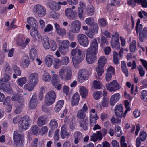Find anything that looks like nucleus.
Segmentation results:
<instances>
[{
	"label": "nucleus",
	"instance_id": "obj_1",
	"mask_svg": "<svg viewBox=\"0 0 147 147\" xmlns=\"http://www.w3.org/2000/svg\"><path fill=\"white\" fill-rule=\"evenodd\" d=\"M98 50V43L96 40L94 39L87 50L86 60L89 64H92L97 59L96 55Z\"/></svg>",
	"mask_w": 147,
	"mask_h": 147
},
{
	"label": "nucleus",
	"instance_id": "obj_2",
	"mask_svg": "<svg viewBox=\"0 0 147 147\" xmlns=\"http://www.w3.org/2000/svg\"><path fill=\"white\" fill-rule=\"evenodd\" d=\"M10 79V77L7 75H5L0 80V89L3 90L5 92L9 93L13 92L12 90L7 84ZM5 96L4 94L0 92V102H3Z\"/></svg>",
	"mask_w": 147,
	"mask_h": 147
},
{
	"label": "nucleus",
	"instance_id": "obj_3",
	"mask_svg": "<svg viewBox=\"0 0 147 147\" xmlns=\"http://www.w3.org/2000/svg\"><path fill=\"white\" fill-rule=\"evenodd\" d=\"M71 55L73 56L72 60L75 66L82 62L85 57L84 52L78 48L73 49L71 51Z\"/></svg>",
	"mask_w": 147,
	"mask_h": 147
},
{
	"label": "nucleus",
	"instance_id": "obj_4",
	"mask_svg": "<svg viewBox=\"0 0 147 147\" xmlns=\"http://www.w3.org/2000/svg\"><path fill=\"white\" fill-rule=\"evenodd\" d=\"M13 101L17 100L16 105V108L15 112L17 114L20 113L22 111V107L23 105V102L24 98L22 96L19 94L13 95L11 98Z\"/></svg>",
	"mask_w": 147,
	"mask_h": 147
},
{
	"label": "nucleus",
	"instance_id": "obj_5",
	"mask_svg": "<svg viewBox=\"0 0 147 147\" xmlns=\"http://www.w3.org/2000/svg\"><path fill=\"white\" fill-rule=\"evenodd\" d=\"M107 58L105 56H101L98 59L96 71L98 76H101L104 72V67L106 63Z\"/></svg>",
	"mask_w": 147,
	"mask_h": 147
},
{
	"label": "nucleus",
	"instance_id": "obj_6",
	"mask_svg": "<svg viewBox=\"0 0 147 147\" xmlns=\"http://www.w3.org/2000/svg\"><path fill=\"white\" fill-rule=\"evenodd\" d=\"M14 147H20L23 143V135L19 133L18 131L14 132L13 135Z\"/></svg>",
	"mask_w": 147,
	"mask_h": 147
},
{
	"label": "nucleus",
	"instance_id": "obj_7",
	"mask_svg": "<svg viewBox=\"0 0 147 147\" xmlns=\"http://www.w3.org/2000/svg\"><path fill=\"white\" fill-rule=\"evenodd\" d=\"M81 26V22L78 20L73 21L71 24V29L68 33L69 36H71L72 33H78Z\"/></svg>",
	"mask_w": 147,
	"mask_h": 147
},
{
	"label": "nucleus",
	"instance_id": "obj_8",
	"mask_svg": "<svg viewBox=\"0 0 147 147\" xmlns=\"http://www.w3.org/2000/svg\"><path fill=\"white\" fill-rule=\"evenodd\" d=\"M56 94L55 92L53 91L48 92L45 97V103L47 105H50L55 102Z\"/></svg>",
	"mask_w": 147,
	"mask_h": 147
},
{
	"label": "nucleus",
	"instance_id": "obj_9",
	"mask_svg": "<svg viewBox=\"0 0 147 147\" xmlns=\"http://www.w3.org/2000/svg\"><path fill=\"white\" fill-rule=\"evenodd\" d=\"M111 43L113 48H115L117 50L120 49V45L119 42V36L117 32H115L113 34Z\"/></svg>",
	"mask_w": 147,
	"mask_h": 147
},
{
	"label": "nucleus",
	"instance_id": "obj_10",
	"mask_svg": "<svg viewBox=\"0 0 147 147\" xmlns=\"http://www.w3.org/2000/svg\"><path fill=\"white\" fill-rule=\"evenodd\" d=\"M33 11L40 17H42L46 15V9L43 6L39 4L35 5L33 7Z\"/></svg>",
	"mask_w": 147,
	"mask_h": 147
},
{
	"label": "nucleus",
	"instance_id": "obj_11",
	"mask_svg": "<svg viewBox=\"0 0 147 147\" xmlns=\"http://www.w3.org/2000/svg\"><path fill=\"white\" fill-rule=\"evenodd\" d=\"M98 25L96 23L94 22L91 25L89 30L86 32V34L89 38H92L94 34L98 33Z\"/></svg>",
	"mask_w": 147,
	"mask_h": 147
},
{
	"label": "nucleus",
	"instance_id": "obj_12",
	"mask_svg": "<svg viewBox=\"0 0 147 147\" xmlns=\"http://www.w3.org/2000/svg\"><path fill=\"white\" fill-rule=\"evenodd\" d=\"M106 87L107 89L109 91L114 92L119 90L121 87L115 80H113L111 82L107 84Z\"/></svg>",
	"mask_w": 147,
	"mask_h": 147
},
{
	"label": "nucleus",
	"instance_id": "obj_13",
	"mask_svg": "<svg viewBox=\"0 0 147 147\" xmlns=\"http://www.w3.org/2000/svg\"><path fill=\"white\" fill-rule=\"evenodd\" d=\"M30 119L28 116H24L21 118V120L19 124L20 129L26 130L29 127Z\"/></svg>",
	"mask_w": 147,
	"mask_h": 147
},
{
	"label": "nucleus",
	"instance_id": "obj_14",
	"mask_svg": "<svg viewBox=\"0 0 147 147\" xmlns=\"http://www.w3.org/2000/svg\"><path fill=\"white\" fill-rule=\"evenodd\" d=\"M77 39L79 44L83 46L87 47L89 44V41L88 38L84 34H79L77 35Z\"/></svg>",
	"mask_w": 147,
	"mask_h": 147
},
{
	"label": "nucleus",
	"instance_id": "obj_15",
	"mask_svg": "<svg viewBox=\"0 0 147 147\" xmlns=\"http://www.w3.org/2000/svg\"><path fill=\"white\" fill-rule=\"evenodd\" d=\"M89 120L90 125H93L96 123V120L99 119L97 114L95 112V110L92 109L90 112Z\"/></svg>",
	"mask_w": 147,
	"mask_h": 147
},
{
	"label": "nucleus",
	"instance_id": "obj_16",
	"mask_svg": "<svg viewBox=\"0 0 147 147\" xmlns=\"http://www.w3.org/2000/svg\"><path fill=\"white\" fill-rule=\"evenodd\" d=\"M115 115L118 117L122 118L125 117L127 113H125V111L123 113V110L121 105H116L115 107Z\"/></svg>",
	"mask_w": 147,
	"mask_h": 147
},
{
	"label": "nucleus",
	"instance_id": "obj_17",
	"mask_svg": "<svg viewBox=\"0 0 147 147\" xmlns=\"http://www.w3.org/2000/svg\"><path fill=\"white\" fill-rule=\"evenodd\" d=\"M28 81L36 86L38 82V74L36 73L30 74L28 76Z\"/></svg>",
	"mask_w": 147,
	"mask_h": 147
},
{
	"label": "nucleus",
	"instance_id": "obj_18",
	"mask_svg": "<svg viewBox=\"0 0 147 147\" xmlns=\"http://www.w3.org/2000/svg\"><path fill=\"white\" fill-rule=\"evenodd\" d=\"M55 28L57 33L61 36H64L65 35L66 32L65 29L61 27L57 23L54 24Z\"/></svg>",
	"mask_w": 147,
	"mask_h": 147
},
{
	"label": "nucleus",
	"instance_id": "obj_19",
	"mask_svg": "<svg viewBox=\"0 0 147 147\" xmlns=\"http://www.w3.org/2000/svg\"><path fill=\"white\" fill-rule=\"evenodd\" d=\"M65 13L66 16L70 20L74 19L76 16V11L73 10L70 8L66 9L65 11Z\"/></svg>",
	"mask_w": 147,
	"mask_h": 147
},
{
	"label": "nucleus",
	"instance_id": "obj_20",
	"mask_svg": "<svg viewBox=\"0 0 147 147\" xmlns=\"http://www.w3.org/2000/svg\"><path fill=\"white\" fill-rule=\"evenodd\" d=\"M59 82V78L58 75L56 74H53L52 76L51 82L52 84L58 90L60 89L61 86V84H58Z\"/></svg>",
	"mask_w": 147,
	"mask_h": 147
},
{
	"label": "nucleus",
	"instance_id": "obj_21",
	"mask_svg": "<svg viewBox=\"0 0 147 147\" xmlns=\"http://www.w3.org/2000/svg\"><path fill=\"white\" fill-rule=\"evenodd\" d=\"M121 98V95L119 93H116L112 95L110 98V102L111 105L113 106L117 102L119 101Z\"/></svg>",
	"mask_w": 147,
	"mask_h": 147
},
{
	"label": "nucleus",
	"instance_id": "obj_22",
	"mask_svg": "<svg viewBox=\"0 0 147 147\" xmlns=\"http://www.w3.org/2000/svg\"><path fill=\"white\" fill-rule=\"evenodd\" d=\"M135 3H140L143 7H147V0H128L127 3L129 5L134 4Z\"/></svg>",
	"mask_w": 147,
	"mask_h": 147
},
{
	"label": "nucleus",
	"instance_id": "obj_23",
	"mask_svg": "<svg viewBox=\"0 0 147 147\" xmlns=\"http://www.w3.org/2000/svg\"><path fill=\"white\" fill-rule=\"evenodd\" d=\"M69 134V133L67 131L66 125L64 124L63 125L61 128L60 135L61 138L63 139H64L66 138H67Z\"/></svg>",
	"mask_w": 147,
	"mask_h": 147
},
{
	"label": "nucleus",
	"instance_id": "obj_24",
	"mask_svg": "<svg viewBox=\"0 0 147 147\" xmlns=\"http://www.w3.org/2000/svg\"><path fill=\"white\" fill-rule=\"evenodd\" d=\"M27 22L28 24L31 26L32 28H35L37 26V22L36 19L32 17L27 18Z\"/></svg>",
	"mask_w": 147,
	"mask_h": 147
},
{
	"label": "nucleus",
	"instance_id": "obj_25",
	"mask_svg": "<svg viewBox=\"0 0 147 147\" xmlns=\"http://www.w3.org/2000/svg\"><path fill=\"white\" fill-rule=\"evenodd\" d=\"M30 32L31 36L37 40H39L41 39V36L39 34L37 29L35 28H33Z\"/></svg>",
	"mask_w": 147,
	"mask_h": 147
},
{
	"label": "nucleus",
	"instance_id": "obj_26",
	"mask_svg": "<svg viewBox=\"0 0 147 147\" xmlns=\"http://www.w3.org/2000/svg\"><path fill=\"white\" fill-rule=\"evenodd\" d=\"M30 63L29 58L27 55H25L22 59L21 64L24 68L27 67Z\"/></svg>",
	"mask_w": 147,
	"mask_h": 147
},
{
	"label": "nucleus",
	"instance_id": "obj_27",
	"mask_svg": "<svg viewBox=\"0 0 147 147\" xmlns=\"http://www.w3.org/2000/svg\"><path fill=\"white\" fill-rule=\"evenodd\" d=\"M102 138V134L99 131H98L96 133L90 136V140L94 142L97 141L98 139L100 141Z\"/></svg>",
	"mask_w": 147,
	"mask_h": 147
},
{
	"label": "nucleus",
	"instance_id": "obj_28",
	"mask_svg": "<svg viewBox=\"0 0 147 147\" xmlns=\"http://www.w3.org/2000/svg\"><path fill=\"white\" fill-rule=\"evenodd\" d=\"M109 100L107 97H104L102 101L97 105V107L98 109L100 110L102 107H107L108 105Z\"/></svg>",
	"mask_w": 147,
	"mask_h": 147
},
{
	"label": "nucleus",
	"instance_id": "obj_29",
	"mask_svg": "<svg viewBox=\"0 0 147 147\" xmlns=\"http://www.w3.org/2000/svg\"><path fill=\"white\" fill-rule=\"evenodd\" d=\"M59 2L57 3L54 1L50 2L49 5V7L52 10L57 11L60 9L61 6Z\"/></svg>",
	"mask_w": 147,
	"mask_h": 147
},
{
	"label": "nucleus",
	"instance_id": "obj_30",
	"mask_svg": "<svg viewBox=\"0 0 147 147\" xmlns=\"http://www.w3.org/2000/svg\"><path fill=\"white\" fill-rule=\"evenodd\" d=\"M54 57L51 55H48L45 58V62L47 65L50 67L51 66L53 63Z\"/></svg>",
	"mask_w": 147,
	"mask_h": 147
},
{
	"label": "nucleus",
	"instance_id": "obj_31",
	"mask_svg": "<svg viewBox=\"0 0 147 147\" xmlns=\"http://www.w3.org/2000/svg\"><path fill=\"white\" fill-rule=\"evenodd\" d=\"M80 99V96L79 94L76 93L73 96L71 100V104L73 106L77 105Z\"/></svg>",
	"mask_w": 147,
	"mask_h": 147
},
{
	"label": "nucleus",
	"instance_id": "obj_32",
	"mask_svg": "<svg viewBox=\"0 0 147 147\" xmlns=\"http://www.w3.org/2000/svg\"><path fill=\"white\" fill-rule=\"evenodd\" d=\"M37 103L36 96L33 95L30 100L29 107L31 109H34L36 107Z\"/></svg>",
	"mask_w": 147,
	"mask_h": 147
},
{
	"label": "nucleus",
	"instance_id": "obj_33",
	"mask_svg": "<svg viewBox=\"0 0 147 147\" xmlns=\"http://www.w3.org/2000/svg\"><path fill=\"white\" fill-rule=\"evenodd\" d=\"M68 71H70V69L66 67H63L59 70V76L62 79H63L65 77V74Z\"/></svg>",
	"mask_w": 147,
	"mask_h": 147
},
{
	"label": "nucleus",
	"instance_id": "obj_34",
	"mask_svg": "<svg viewBox=\"0 0 147 147\" xmlns=\"http://www.w3.org/2000/svg\"><path fill=\"white\" fill-rule=\"evenodd\" d=\"M25 37L22 34H21L17 37L16 39L17 43L18 45L24 48V44Z\"/></svg>",
	"mask_w": 147,
	"mask_h": 147
},
{
	"label": "nucleus",
	"instance_id": "obj_35",
	"mask_svg": "<svg viewBox=\"0 0 147 147\" xmlns=\"http://www.w3.org/2000/svg\"><path fill=\"white\" fill-rule=\"evenodd\" d=\"M64 104V101L63 100L59 101L56 103L54 110L56 112H59L62 108Z\"/></svg>",
	"mask_w": 147,
	"mask_h": 147
},
{
	"label": "nucleus",
	"instance_id": "obj_36",
	"mask_svg": "<svg viewBox=\"0 0 147 147\" xmlns=\"http://www.w3.org/2000/svg\"><path fill=\"white\" fill-rule=\"evenodd\" d=\"M80 93L83 98H85L88 94V90L84 86L81 87L80 88Z\"/></svg>",
	"mask_w": 147,
	"mask_h": 147
},
{
	"label": "nucleus",
	"instance_id": "obj_37",
	"mask_svg": "<svg viewBox=\"0 0 147 147\" xmlns=\"http://www.w3.org/2000/svg\"><path fill=\"white\" fill-rule=\"evenodd\" d=\"M121 65L122 72L126 77H127L128 75V71L126 66L125 62L124 61H121Z\"/></svg>",
	"mask_w": 147,
	"mask_h": 147
},
{
	"label": "nucleus",
	"instance_id": "obj_38",
	"mask_svg": "<svg viewBox=\"0 0 147 147\" xmlns=\"http://www.w3.org/2000/svg\"><path fill=\"white\" fill-rule=\"evenodd\" d=\"M79 123L80 126L82 127L84 130H86L87 129V120L85 119H81L79 121Z\"/></svg>",
	"mask_w": 147,
	"mask_h": 147
},
{
	"label": "nucleus",
	"instance_id": "obj_39",
	"mask_svg": "<svg viewBox=\"0 0 147 147\" xmlns=\"http://www.w3.org/2000/svg\"><path fill=\"white\" fill-rule=\"evenodd\" d=\"M36 85L28 81L27 83L24 86V88L28 91H31L33 90Z\"/></svg>",
	"mask_w": 147,
	"mask_h": 147
},
{
	"label": "nucleus",
	"instance_id": "obj_40",
	"mask_svg": "<svg viewBox=\"0 0 147 147\" xmlns=\"http://www.w3.org/2000/svg\"><path fill=\"white\" fill-rule=\"evenodd\" d=\"M51 78V76L47 72H45L42 76V80L45 82H49Z\"/></svg>",
	"mask_w": 147,
	"mask_h": 147
},
{
	"label": "nucleus",
	"instance_id": "obj_41",
	"mask_svg": "<svg viewBox=\"0 0 147 147\" xmlns=\"http://www.w3.org/2000/svg\"><path fill=\"white\" fill-rule=\"evenodd\" d=\"M57 42L59 43L60 46L68 48L69 45V41L67 40H64L62 41L58 40Z\"/></svg>",
	"mask_w": 147,
	"mask_h": 147
},
{
	"label": "nucleus",
	"instance_id": "obj_42",
	"mask_svg": "<svg viewBox=\"0 0 147 147\" xmlns=\"http://www.w3.org/2000/svg\"><path fill=\"white\" fill-rule=\"evenodd\" d=\"M49 40L47 37H45L43 40V45L45 49H48L50 47Z\"/></svg>",
	"mask_w": 147,
	"mask_h": 147
},
{
	"label": "nucleus",
	"instance_id": "obj_43",
	"mask_svg": "<svg viewBox=\"0 0 147 147\" xmlns=\"http://www.w3.org/2000/svg\"><path fill=\"white\" fill-rule=\"evenodd\" d=\"M58 126L57 121L54 119L51 120L49 124V127L51 129H54L57 128Z\"/></svg>",
	"mask_w": 147,
	"mask_h": 147
},
{
	"label": "nucleus",
	"instance_id": "obj_44",
	"mask_svg": "<svg viewBox=\"0 0 147 147\" xmlns=\"http://www.w3.org/2000/svg\"><path fill=\"white\" fill-rule=\"evenodd\" d=\"M27 81V78L25 77H23L18 79L16 82L21 87H22L23 85L26 83Z\"/></svg>",
	"mask_w": 147,
	"mask_h": 147
},
{
	"label": "nucleus",
	"instance_id": "obj_45",
	"mask_svg": "<svg viewBox=\"0 0 147 147\" xmlns=\"http://www.w3.org/2000/svg\"><path fill=\"white\" fill-rule=\"evenodd\" d=\"M45 117L43 116L39 117L37 121V124L38 126H41L45 125Z\"/></svg>",
	"mask_w": 147,
	"mask_h": 147
},
{
	"label": "nucleus",
	"instance_id": "obj_46",
	"mask_svg": "<svg viewBox=\"0 0 147 147\" xmlns=\"http://www.w3.org/2000/svg\"><path fill=\"white\" fill-rule=\"evenodd\" d=\"M86 116V113L79 110L77 113V117L81 119H83L85 118Z\"/></svg>",
	"mask_w": 147,
	"mask_h": 147
},
{
	"label": "nucleus",
	"instance_id": "obj_47",
	"mask_svg": "<svg viewBox=\"0 0 147 147\" xmlns=\"http://www.w3.org/2000/svg\"><path fill=\"white\" fill-rule=\"evenodd\" d=\"M60 14L59 13L56 12L55 11H52L49 14V16L51 18H53L55 20L58 19Z\"/></svg>",
	"mask_w": 147,
	"mask_h": 147
},
{
	"label": "nucleus",
	"instance_id": "obj_48",
	"mask_svg": "<svg viewBox=\"0 0 147 147\" xmlns=\"http://www.w3.org/2000/svg\"><path fill=\"white\" fill-rule=\"evenodd\" d=\"M62 65V64L61 60L58 59H56L54 61L53 67L55 69H58Z\"/></svg>",
	"mask_w": 147,
	"mask_h": 147
},
{
	"label": "nucleus",
	"instance_id": "obj_49",
	"mask_svg": "<svg viewBox=\"0 0 147 147\" xmlns=\"http://www.w3.org/2000/svg\"><path fill=\"white\" fill-rule=\"evenodd\" d=\"M102 94L101 92L96 91L93 93V96L94 99L98 100L101 97Z\"/></svg>",
	"mask_w": 147,
	"mask_h": 147
},
{
	"label": "nucleus",
	"instance_id": "obj_50",
	"mask_svg": "<svg viewBox=\"0 0 147 147\" xmlns=\"http://www.w3.org/2000/svg\"><path fill=\"white\" fill-rule=\"evenodd\" d=\"M36 50L34 48H32L30 51V56L31 58L33 59L37 56Z\"/></svg>",
	"mask_w": 147,
	"mask_h": 147
},
{
	"label": "nucleus",
	"instance_id": "obj_51",
	"mask_svg": "<svg viewBox=\"0 0 147 147\" xmlns=\"http://www.w3.org/2000/svg\"><path fill=\"white\" fill-rule=\"evenodd\" d=\"M31 133L32 134L36 135H38L39 134V129L37 125H34L31 128Z\"/></svg>",
	"mask_w": 147,
	"mask_h": 147
},
{
	"label": "nucleus",
	"instance_id": "obj_52",
	"mask_svg": "<svg viewBox=\"0 0 147 147\" xmlns=\"http://www.w3.org/2000/svg\"><path fill=\"white\" fill-rule=\"evenodd\" d=\"M88 76L85 75L82 76V75H78V81L80 83H82L84 81L87 80L88 78Z\"/></svg>",
	"mask_w": 147,
	"mask_h": 147
},
{
	"label": "nucleus",
	"instance_id": "obj_53",
	"mask_svg": "<svg viewBox=\"0 0 147 147\" xmlns=\"http://www.w3.org/2000/svg\"><path fill=\"white\" fill-rule=\"evenodd\" d=\"M136 42L135 40L133 41L130 45V50L131 52L132 53L134 52L136 49Z\"/></svg>",
	"mask_w": 147,
	"mask_h": 147
},
{
	"label": "nucleus",
	"instance_id": "obj_54",
	"mask_svg": "<svg viewBox=\"0 0 147 147\" xmlns=\"http://www.w3.org/2000/svg\"><path fill=\"white\" fill-rule=\"evenodd\" d=\"M61 61L62 65H67L69 62V57L67 56L63 57Z\"/></svg>",
	"mask_w": 147,
	"mask_h": 147
},
{
	"label": "nucleus",
	"instance_id": "obj_55",
	"mask_svg": "<svg viewBox=\"0 0 147 147\" xmlns=\"http://www.w3.org/2000/svg\"><path fill=\"white\" fill-rule=\"evenodd\" d=\"M102 86L101 83L99 81H94L93 82V87L96 89H100Z\"/></svg>",
	"mask_w": 147,
	"mask_h": 147
},
{
	"label": "nucleus",
	"instance_id": "obj_56",
	"mask_svg": "<svg viewBox=\"0 0 147 147\" xmlns=\"http://www.w3.org/2000/svg\"><path fill=\"white\" fill-rule=\"evenodd\" d=\"M115 135L117 137L121 136L122 135V132L120 127L117 126L115 127Z\"/></svg>",
	"mask_w": 147,
	"mask_h": 147
},
{
	"label": "nucleus",
	"instance_id": "obj_57",
	"mask_svg": "<svg viewBox=\"0 0 147 147\" xmlns=\"http://www.w3.org/2000/svg\"><path fill=\"white\" fill-rule=\"evenodd\" d=\"M141 98L145 101H147V92L146 90H144L141 92Z\"/></svg>",
	"mask_w": 147,
	"mask_h": 147
},
{
	"label": "nucleus",
	"instance_id": "obj_58",
	"mask_svg": "<svg viewBox=\"0 0 147 147\" xmlns=\"http://www.w3.org/2000/svg\"><path fill=\"white\" fill-rule=\"evenodd\" d=\"M88 14L89 15H92L94 13V7L92 5H91L88 7L87 9Z\"/></svg>",
	"mask_w": 147,
	"mask_h": 147
},
{
	"label": "nucleus",
	"instance_id": "obj_59",
	"mask_svg": "<svg viewBox=\"0 0 147 147\" xmlns=\"http://www.w3.org/2000/svg\"><path fill=\"white\" fill-rule=\"evenodd\" d=\"M106 74L114 75V69L112 66H110L107 70Z\"/></svg>",
	"mask_w": 147,
	"mask_h": 147
},
{
	"label": "nucleus",
	"instance_id": "obj_60",
	"mask_svg": "<svg viewBox=\"0 0 147 147\" xmlns=\"http://www.w3.org/2000/svg\"><path fill=\"white\" fill-rule=\"evenodd\" d=\"M77 12L79 18L80 19H84L83 9L80 8H78Z\"/></svg>",
	"mask_w": 147,
	"mask_h": 147
},
{
	"label": "nucleus",
	"instance_id": "obj_61",
	"mask_svg": "<svg viewBox=\"0 0 147 147\" xmlns=\"http://www.w3.org/2000/svg\"><path fill=\"white\" fill-rule=\"evenodd\" d=\"M13 68L15 73L18 76H20L21 74V72L19 68L15 65L13 66Z\"/></svg>",
	"mask_w": 147,
	"mask_h": 147
},
{
	"label": "nucleus",
	"instance_id": "obj_62",
	"mask_svg": "<svg viewBox=\"0 0 147 147\" xmlns=\"http://www.w3.org/2000/svg\"><path fill=\"white\" fill-rule=\"evenodd\" d=\"M140 137L142 141L145 140L147 137L146 133L144 131L141 132L140 134Z\"/></svg>",
	"mask_w": 147,
	"mask_h": 147
},
{
	"label": "nucleus",
	"instance_id": "obj_63",
	"mask_svg": "<svg viewBox=\"0 0 147 147\" xmlns=\"http://www.w3.org/2000/svg\"><path fill=\"white\" fill-rule=\"evenodd\" d=\"M59 49L61 54H63L66 53L68 51V48L60 46H59Z\"/></svg>",
	"mask_w": 147,
	"mask_h": 147
},
{
	"label": "nucleus",
	"instance_id": "obj_64",
	"mask_svg": "<svg viewBox=\"0 0 147 147\" xmlns=\"http://www.w3.org/2000/svg\"><path fill=\"white\" fill-rule=\"evenodd\" d=\"M102 144V147L101 144H99L97 145L96 147H110L109 143L106 141L103 142Z\"/></svg>",
	"mask_w": 147,
	"mask_h": 147
}]
</instances>
